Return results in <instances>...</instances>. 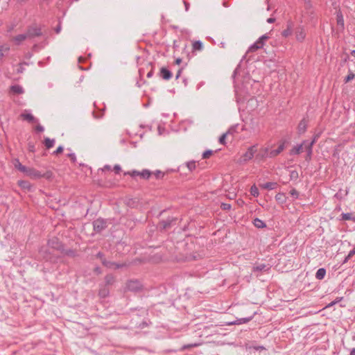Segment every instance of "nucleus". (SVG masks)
<instances>
[{
	"label": "nucleus",
	"instance_id": "obj_1",
	"mask_svg": "<svg viewBox=\"0 0 355 355\" xmlns=\"http://www.w3.org/2000/svg\"><path fill=\"white\" fill-rule=\"evenodd\" d=\"M96 256L101 259L102 264L110 269L115 270L125 266V263H117L115 262L107 261L103 257V254L101 252H98Z\"/></svg>",
	"mask_w": 355,
	"mask_h": 355
},
{
	"label": "nucleus",
	"instance_id": "obj_2",
	"mask_svg": "<svg viewBox=\"0 0 355 355\" xmlns=\"http://www.w3.org/2000/svg\"><path fill=\"white\" fill-rule=\"evenodd\" d=\"M268 39V36L267 35H263L260 37L252 45H251L248 50V53L254 52L258 49H261L265 44V42Z\"/></svg>",
	"mask_w": 355,
	"mask_h": 355
},
{
	"label": "nucleus",
	"instance_id": "obj_3",
	"mask_svg": "<svg viewBox=\"0 0 355 355\" xmlns=\"http://www.w3.org/2000/svg\"><path fill=\"white\" fill-rule=\"evenodd\" d=\"M256 153H257L256 146H250V148H248V150L239 159V163L243 164V163H245L248 161L252 159Z\"/></svg>",
	"mask_w": 355,
	"mask_h": 355
},
{
	"label": "nucleus",
	"instance_id": "obj_4",
	"mask_svg": "<svg viewBox=\"0 0 355 355\" xmlns=\"http://www.w3.org/2000/svg\"><path fill=\"white\" fill-rule=\"evenodd\" d=\"M28 39H33L35 37H39L42 35V29L40 27L33 25L27 28L26 32Z\"/></svg>",
	"mask_w": 355,
	"mask_h": 355
},
{
	"label": "nucleus",
	"instance_id": "obj_5",
	"mask_svg": "<svg viewBox=\"0 0 355 355\" xmlns=\"http://www.w3.org/2000/svg\"><path fill=\"white\" fill-rule=\"evenodd\" d=\"M94 230L96 232H101L107 227L106 220L98 218L93 222Z\"/></svg>",
	"mask_w": 355,
	"mask_h": 355
},
{
	"label": "nucleus",
	"instance_id": "obj_6",
	"mask_svg": "<svg viewBox=\"0 0 355 355\" xmlns=\"http://www.w3.org/2000/svg\"><path fill=\"white\" fill-rule=\"evenodd\" d=\"M54 248V246H52L51 248H50L49 247H44L41 248V250H40V256L47 261H52L51 254L53 253V251L52 248Z\"/></svg>",
	"mask_w": 355,
	"mask_h": 355
},
{
	"label": "nucleus",
	"instance_id": "obj_7",
	"mask_svg": "<svg viewBox=\"0 0 355 355\" xmlns=\"http://www.w3.org/2000/svg\"><path fill=\"white\" fill-rule=\"evenodd\" d=\"M126 287L130 291L137 292L141 288V284L137 280H131L127 283Z\"/></svg>",
	"mask_w": 355,
	"mask_h": 355
},
{
	"label": "nucleus",
	"instance_id": "obj_8",
	"mask_svg": "<svg viewBox=\"0 0 355 355\" xmlns=\"http://www.w3.org/2000/svg\"><path fill=\"white\" fill-rule=\"evenodd\" d=\"M26 174L30 176L31 178L35 179L43 177V175L40 171L31 168H28Z\"/></svg>",
	"mask_w": 355,
	"mask_h": 355
},
{
	"label": "nucleus",
	"instance_id": "obj_9",
	"mask_svg": "<svg viewBox=\"0 0 355 355\" xmlns=\"http://www.w3.org/2000/svg\"><path fill=\"white\" fill-rule=\"evenodd\" d=\"M269 153L268 148H264L260 149L259 152L256 155V159L259 160H263L265 158L269 157Z\"/></svg>",
	"mask_w": 355,
	"mask_h": 355
},
{
	"label": "nucleus",
	"instance_id": "obj_10",
	"mask_svg": "<svg viewBox=\"0 0 355 355\" xmlns=\"http://www.w3.org/2000/svg\"><path fill=\"white\" fill-rule=\"evenodd\" d=\"M296 39L299 42H302L306 37V32L303 27H298L296 30Z\"/></svg>",
	"mask_w": 355,
	"mask_h": 355
},
{
	"label": "nucleus",
	"instance_id": "obj_11",
	"mask_svg": "<svg viewBox=\"0 0 355 355\" xmlns=\"http://www.w3.org/2000/svg\"><path fill=\"white\" fill-rule=\"evenodd\" d=\"M28 39L26 33L19 34L12 37V41L15 45H19L25 40Z\"/></svg>",
	"mask_w": 355,
	"mask_h": 355
},
{
	"label": "nucleus",
	"instance_id": "obj_12",
	"mask_svg": "<svg viewBox=\"0 0 355 355\" xmlns=\"http://www.w3.org/2000/svg\"><path fill=\"white\" fill-rule=\"evenodd\" d=\"M284 149V144H282L276 150H270L269 153V157H275L281 153Z\"/></svg>",
	"mask_w": 355,
	"mask_h": 355
},
{
	"label": "nucleus",
	"instance_id": "obj_13",
	"mask_svg": "<svg viewBox=\"0 0 355 355\" xmlns=\"http://www.w3.org/2000/svg\"><path fill=\"white\" fill-rule=\"evenodd\" d=\"M306 121L305 119H302L298 124L297 132L300 135L304 134L306 130Z\"/></svg>",
	"mask_w": 355,
	"mask_h": 355
},
{
	"label": "nucleus",
	"instance_id": "obj_14",
	"mask_svg": "<svg viewBox=\"0 0 355 355\" xmlns=\"http://www.w3.org/2000/svg\"><path fill=\"white\" fill-rule=\"evenodd\" d=\"M160 74L163 79L169 80L172 77L171 72L165 67H162L160 70Z\"/></svg>",
	"mask_w": 355,
	"mask_h": 355
},
{
	"label": "nucleus",
	"instance_id": "obj_15",
	"mask_svg": "<svg viewBox=\"0 0 355 355\" xmlns=\"http://www.w3.org/2000/svg\"><path fill=\"white\" fill-rule=\"evenodd\" d=\"M270 268L264 263H260L253 266V272L267 271Z\"/></svg>",
	"mask_w": 355,
	"mask_h": 355
},
{
	"label": "nucleus",
	"instance_id": "obj_16",
	"mask_svg": "<svg viewBox=\"0 0 355 355\" xmlns=\"http://www.w3.org/2000/svg\"><path fill=\"white\" fill-rule=\"evenodd\" d=\"M316 141V138H314L311 142H309L308 141H303V144H304V149L308 152V151H312V148H313V144L315 143Z\"/></svg>",
	"mask_w": 355,
	"mask_h": 355
},
{
	"label": "nucleus",
	"instance_id": "obj_17",
	"mask_svg": "<svg viewBox=\"0 0 355 355\" xmlns=\"http://www.w3.org/2000/svg\"><path fill=\"white\" fill-rule=\"evenodd\" d=\"M175 218H172V219H168L166 220H163L159 224L160 227L164 229V230H166V229L169 228L171 226L172 223L173 221H175Z\"/></svg>",
	"mask_w": 355,
	"mask_h": 355
},
{
	"label": "nucleus",
	"instance_id": "obj_18",
	"mask_svg": "<svg viewBox=\"0 0 355 355\" xmlns=\"http://www.w3.org/2000/svg\"><path fill=\"white\" fill-rule=\"evenodd\" d=\"M21 117L23 119L28 121V122H31V123L37 122V120L35 119V117L31 114H29V113H22L21 114Z\"/></svg>",
	"mask_w": 355,
	"mask_h": 355
},
{
	"label": "nucleus",
	"instance_id": "obj_19",
	"mask_svg": "<svg viewBox=\"0 0 355 355\" xmlns=\"http://www.w3.org/2000/svg\"><path fill=\"white\" fill-rule=\"evenodd\" d=\"M10 92L15 94H20L24 93V89L18 85H12L10 87Z\"/></svg>",
	"mask_w": 355,
	"mask_h": 355
},
{
	"label": "nucleus",
	"instance_id": "obj_20",
	"mask_svg": "<svg viewBox=\"0 0 355 355\" xmlns=\"http://www.w3.org/2000/svg\"><path fill=\"white\" fill-rule=\"evenodd\" d=\"M336 19H337V24L342 29L344 28V19L343 15L340 11H338L337 12L336 15Z\"/></svg>",
	"mask_w": 355,
	"mask_h": 355
},
{
	"label": "nucleus",
	"instance_id": "obj_21",
	"mask_svg": "<svg viewBox=\"0 0 355 355\" xmlns=\"http://www.w3.org/2000/svg\"><path fill=\"white\" fill-rule=\"evenodd\" d=\"M277 185V184L276 182H266L265 184H261V187L265 189L272 190V189H275Z\"/></svg>",
	"mask_w": 355,
	"mask_h": 355
},
{
	"label": "nucleus",
	"instance_id": "obj_22",
	"mask_svg": "<svg viewBox=\"0 0 355 355\" xmlns=\"http://www.w3.org/2000/svg\"><path fill=\"white\" fill-rule=\"evenodd\" d=\"M304 150V144H300V145H297L296 146H295L292 150H291V153L292 155H297V154H300L301 152H302V150Z\"/></svg>",
	"mask_w": 355,
	"mask_h": 355
},
{
	"label": "nucleus",
	"instance_id": "obj_23",
	"mask_svg": "<svg viewBox=\"0 0 355 355\" xmlns=\"http://www.w3.org/2000/svg\"><path fill=\"white\" fill-rule=\"evenodd\" d=\"M14 165L15 168H18L21 172L25 173L26 172L28 168L23 166L18 159H15L14 162Z\"/></svg>",
	"mask_w": 355,
	"mask_h": 355
},
{
	"label": "nucleus",
	"instance_id": "obj_24",
	"mask_svg": "<svg viewBox=\"0 0 355 355\" xmlns=\"http://www.w3.org/2000/svg\"><path fill=\"white\" fill-rule=\"evenodd\" d=\"M253 224L257 228H263L266 226L263 220L257 218L254 220Z\"/></svg>",
	"mask_w": 355,
	"mask_h": 355
},
{
	"label": "nucleus",
	"instance_id": "obj_25",
	"mask_svg": "<svg viewBox=\"0 0 355 355\" xmlns=\"http://www.w3.org/2000/svg\"><path fill=\"white\" fill-rule=\"evenodd\" d=\"M326 275V270L324 268H320L317 270L315 277L318 279H322Z\"/></svg>",
	"mask_w": 355,
	"mask_h": 355
},
{
	"label": "nucleus",
	"instance_id": "obj_26",
	"mask_svg": "<svg viewBox=\"0 0 355 355\" xmlns=\"http://www.w3.org/2000/svg\"><path fill=\"white\" fill-rule=\"evenodd\" d=\"M19 187L24 189L30 190L31 184L29 182L26 180H20L18 182Z\"/></svg>",
	"mask_w": 355,
	"mask_h": 355
},
{
	"label": "nucleus",
	"instance_id": "obj_27",
	"mask_svg": "<svg viewBox=\"0 0 355 355\" xmlns=\"http://www.w3.org/2000/svg\"><path fill=\"white\" fill-rule=\"evenodd\" d=\"M55 139H51L50 138H45L44 139V145L47 149L52 148L54 146Z\"/></svg>",
	"mask_w": 355,
	"mask_h": 355
},
{
	"label": "nucleus",
	"instance_id": "obj_28",
	"mask_svg": "<svg viewBox=\"0 0 355 355\" xmlns=\"http://www.w3.org/2000/svg\"><path fill=\"white\" fill-rule=\"evenodd\" d=\"M151 175V172L148 169H144L139 173V176L144 179H148Z\"/></svg>",
	"mask_w": 355,
	"mask_h": 355
},
{
	"label": "nucleus",
	"instance_id": "obj_29",
	"mask_svg": "<svg viewBox=\"0 0 355 355\" xmlns=\"http://www.w3.org/2000/svg\"><path fill=\"white\" fill-rule=\"evenodd\" d=\"M98 294L101 297L104 298L108 295L109 290L105 286H104L99 290Z\"/></svg>",
	"mask_w": 355,
	"mask_h": 355
},
{
	"label": "nucleus",
	"instance_id": "obj_30",
	"mask_svg": "<svg viewBox=\"0 0 355 355\" xmlns=\"http://www.w3.org/2000/svg\"><path fill=\"white\" fill-rule=\"evenodd\" d=\"M193 48L194 50L201 51L203 48L202 43L200 41H196L193 44Z\"/></svg>",
	"mask_w": 355,
	"mask_h": 355
},
{
	"label": "nucleus",
	"instance_id": "obj_31",
	"mask_svg": "<svg viewBox=\"0 0 355 355\" xmlns=\"http://www.w3.org/2000/svg\"><path fill=\"white\" fill-rule=\"evenodd\" d=\"M106 285H112L114 282V277L112 275H108L105 278Z\"/></svg>",
	"mask_w": 355,
	"mask_h": 355
},
{
	"label": "nucleus",
	"instance_id": "obj_32",
	"mask_svg": "<svg viewBox=\"0 0 355 355\" xmlns=\"http://www.w3.org/2000/svg\"><path fill=\"white\" fill-rule=\"evenodd\" d=\"M341 217H342L343 220H352L353 221L355 222V218L352 217V215L350 213H343V214H342Z\"/></svg>",
	"mask_w": 355,
	"mask_h": 355
},
{
	"label": "nucleus",
	"instance_id": "obj_33",
	"mask_svg": "<svg viewBox=\"0 0 355 355\" xmlns=\"http://www.w3.org/2000/svg\"><path fill=\"white\" fill-rule=\"evenodd\" d=\"M251 320V318H245L237 320L236 322H232L233 324H241L243 323H246Z\"/></svg>",
	"mask_w": 355,
	"mask_h": 355
},
{
	"label": "nucleus",
	"instance_id": "obj_34",
	"mask_svg": "<svg viewBox=\"0 0 355 355\" xmlns=\"http://www.w3.org/2000/svg\"><path fill=\"white\" fill-rule=\"evenodd\" d=\"M292 31L291 26L288 25L287 28L283 31L282 34L284 37H286L292 34Z\"/></svg>",
	"mask_w": 355,
	"mask_h": 355
},
{
	"label": "nucleus",
	"instance_id": "obj_35",
	"mask_svg": "<svg viewBox=\"0 0 355 355\" xmlns=\"http://www.w3.org/2000/svg\"><path fill=\"white\" fill-rule=\"evenodd\" d=\"M250 193L253 196H254V197L258 196V195H259V190H258L257 187L255 185H253V186L251 187V188H250Z\"/></svg>",
	"mask_w": 355,
	"mask_h": 355
},
{
	"label": "nucleus",
	"instance_id": "obj_36",
	"mask_svg": "<svg viewBox=\"0 0 355 355\" xmlns=\"http://www.w3.org/2000/svg\"><path fill=\"white\" fill-rule=\"evenodd\" d=\"M354 78H355V74L350 71L349 74L345 77V82L348 83V82L351 81L352 80H353Z\"/></svg>",
	"mask_w": 355,
	"mask_h": 355
},
{
	"label": "nucleus",
	"instance_id": "obj_37",
	"mask_svg": "<svg viewBox=\"0 0 355 355\" xmlns=\"http://www.w3.org/2000/svg\"><path fill=\"white\" fill-rule=\"evenodd\" d=\"M355 254V248L349 251L347 256L346 257L344 263L347 262V261L351 259Z\"/></svg>",
	"mask_w": 355,
	"mask_h": 355
},
{
	"label": "nucleus",
	"instance_id": "obj_38",
	"mask_svg": "<svg viewBox=\"0 0 355 355\" xmlns=\"http://www.w3.org/2000/svg\"><path fill=\"white\" fill-rule=\"evenodd\" d=\"M139 173L140 172L139 171H128V172H126L124 174L125 175H130V176L132 177H135L137 175H139Z\"/></svg>",
	"mask_w": 355,
	"mask_h": 355
},
{
	"label": "nucleus",
	"instance_id": "obj_39",
	"mask_svg": "<svg viewBox=\"0 0 355 355\" xmlns=\"http://www.w3.org/2000/svg\"><path fill=\"white\" fill-rule=\"evenodd\" d=\"M212 153H213V151L211 150H206L202 154V158L207 159L212 155Z\"/></svg>",
	"mask_w": 355,
	"mask_h": 355
},
{
	"label": "nucleus",
	"instance_id": "obj_40",
	"mask_svg": "<svg viewBox=\"0 0 355 355\" xmlns=\"http://www.w3.org/2000/svg\"><path fill=\"white\" fill-rule=\"evenodd\" d=\"M187 167L190 171L193 170L196 168V162H189L187 163Z\"/></svg>",
	"mask_w": 355,
	"mask_h": 355
},
{
	"label": "nucleus",
	"instance_id": "obj_41",
	"mask_svg": "<svg viewBox=\"0 0 355 355\" xmlns=\"http://www.w3.org/2000/svg\"><path fill=\"white\" fill-rule=\"evenodd\" d=\"M9 50V48L4 47L3 46H0V58L3 56V52L8 51Z\"/></svg>",
	"mask_w": 355,
	"mask_h": 355
},
{
	"label": "nucleus",
	"instance_id": "obj_42",
	"mask_svg": "<svg viewBox=\"0 0 355 355\" xmlns=\"http://www.w3.org/2000/svg\"><path fill=\"white\" fill-rule=\"evenodd\" d=\"M227 133L222 135L219 138V142L222 144H225Z\"/></svg>",
	"mask_w": 355,
	"mask_h": 355
},
{
	"label": "nucleus",
	"instance_id": "obj_43",
	"mask_svg": "<svg viewBox=\"0 0 355 355\" xmlns=\"http://www.w3.org/2000/svg\"><path fill=\"white\" fill-rule=\"evenodd\" d=\"M221 208L223 210H229L231 208V205L227 203H222Z\"/></svg>",
	"mask_w": 355,
	"mask_h": 355
},
{
	"label": "nucleus",
	"instance_id": "obj_44",
	"mask_svg": "<svg viewBox=\"0 0 355 355\" xmlns=\"http://www.w3.org/2000/svg\"><path fill=\"white\" fill-rule=\"evenodd\" d=\"M62 151H63V147L62 146H60L58 147L56 150L54 151L53 154L54 155H58V154L62 153Z\"/></svg>",
	"mask_w": 355,
	"mask_h": 355
},
{
	"label": "nucleus",
	"instance_id": "obj_45",
	"mask_svg": "<svg viewBox=\"0 0 355 355\" xmlns=\"http://www.w3.org/2000/svg\"><path fill=\"white\" fill-rule=\"evenodd\" d=\"M67 156L71 159L73 162H76V157L74 153H69Z\"/></svg>",
	"mask_w": 355,
	"mask_h": 355
},
{
	"label": "nucleus",
	"instance_id": "obj_46",
	"mask_svg": "<svg viewBox=\"0 0 355 355\" xmlns=\"http://www.w3.org/2000/svg\"><path fill=\"white\" fill-rule=\"evenodd\" d=\"M155 175L156 178L159 179L161 177H162L164 175V174L161 171H157L155 173Z\"/></svg>",
	"mask_w": 355,
	"mask_h": 355
},
{
	"label": "nucleus",
	"instance_id": "obj_47",
	"mask_svg": "<svg viewBox=\"0 0 355 355\" xmlns=\"http://www.w3.org/2000/svg\"><path fill=\"white\" fill-rule=\"evenodd\" d=\"M312 152L310 150L306 152V160L309 161L311 159Z\"/></svg>",
	"mask_w": 355,
	"mask_h": 355
},
{
	"label": "nucleus",
	"instance_id": "obj_48",
	"mask_svg": "<svg viewBox=\"0 0 355 355\" xmlns=\"http://www.w3.org/2000/svg\"><path fill=\"white\" fill-rule=\"evenodd\" d=\"M121 169V166L118 164L115 165L114 167V170L116 173H119L120 172Z\"/></svg>",
	"mask_w": 355,
	"mask_h": 355
},
{
	"label": "nucleus",
	"instance_id": "obj_49",
	"mask_svg": "<svg viewBox=\"0 0 355 355\" xmlns=\"http://www.w3.org/2000/svg\"><path fill=\"white\" fill-rule=\"evenodd\" d=\"M35 129L37 132H43L44 130V127L40 125H37Z\"/></svg>",
	"mask_w": 355,
	"mask_h": 355
},
{
	"label": "nucleus",
	"instance_id": "obj_50",
	"mask_svg": "<svg viewBox=\"0 0 355 355\" xmlns=\"http://www.w3.org/2000/svg\"><path fill=\"white\" fill-rule=\"evenodd\" d=\"M290 193L293 196H296L297 197L298 196V193H297V191L295 189H292L290 191Z\"/></svg>",
	"mask_w": 355,
	"mask_h": 355
},
{
	"label": "nucleus",
	"instance_id": "obj_51",
	"mask_svg": "<svg viewBox=\"0 0 355 355\" xmlns=\"http://www.w3.org/2000/svg\"><path fill=\"white\" fill-rule=\"evenodd\" d=\"M28 149L30 151L33 152L35 150V146L33 144L29 143L28 144Z\"/></svg>",
	"mask_w": 355,
	"mask_h": 355
},
{
	"label": "nucleus",
	"instance_id": "obj_52",
	"mask_svg": "<svg viewBox=\"0 0 355 355\" xmlns=\"http://www.w3.org/2000/svg\"><path fill=\"white\" fill-rule=\"evenodd\" d=\"M283 197V195L281 193H278L276 195L275 198L277 200H281Z\"/></svg>",
	"mask_w": 355,
	"mask_h": 355
},
{
	"label": "nucleus",
	"instance_id": "obj_53",
	"mask_svg": "<svg viewBox=\"0 0 355 355\" xmlns=\"http://www.w3.org/2000/svg\"><path fill=\"white\" fill-rule=\"evenodd\" d=\"M103 171H110L111 170V167L109 165H105L103 168H102Z\"/></svg>",
	"mask_w": 355,
	"mask_h": 355
},
{
	"label": "nucleus",
	"instance_id": "obj_54",
	"mask_svg": "<svg viewBox=\"0 0 355 355\" xmlns=\"http://www.w3.org/2000/svg\"><path fill=\"white\" fill-rule=\"evenodd\" d=\"M275 19L272 18V17H270L267 19V22L270 23V24L275 22Z\"/></svg>",
	"mask_w": 355,
	"mask_h": 355
},
{
	"label": "nucleus",
	"instance_id": "obj_55",
	"mask_svg": "<svg viewBox=\"0 0 355 355\" xmlns=\"http://www.w3.org/2000/svg\"><path fill=\"white\" fill-rule=\"evenodd\" d=\"M60 31H61V27H60V26H58L55 28V32H56L57 33H59L60 32Z\"/></svg>",
	"mask_w": 355,
	"mask_h": 355
},
{
	"label": "nucleus",
	"instance_id": "obj_56",
	"mask_svg": "<svg viewBox=\"0 0 355 355\" xmlns=\"http://www.w3.org/2000/svg\"><path fill=\"white\" fill-rule=\"evenodd\" d=\"M291 176L293 177V176H297V173L296 171H292L291 173Z\"/></svg>",
	"mask_w": 355,
	"mask_h": 355
},
{
	"label": "nucleus",
	"instance_id": "obj_57",
	"mask_svg": "<svg viewBox=\"0 0 355 355\" xmlns=\"http://www.w3.org/2000/svg\"><path fill=\"white\" fill-rule=\"evenodd\" d=\"M95 271H96L98 274H99V273H101V269H100L98 267H97V268H95Z\"/></svg>",
	"mask_w": 355,
	"mask_h": 355
},
{
	"label": "nucleus",
	"instance_id": "obj_58",
	"mask_svg": "<svg viewBox=\"0 0 355 355\" xmlns=\"http://www.w3.org/2000/svg\"><path fill=\"white\" fill-rule=\"evenodd\" d=\"M181 62H182V60L180 58H178L175 60V63L178 64H179Z\"/></svg>",
	"mask_w": 355,
	"mask_h": 355
},
{
	"label": "nucleus",
	"instance_id": "obj_59",
	"mask_svg": "<svg viewBox=\"0 0 355 355\" xmlns=\"http://www.w3.org/2000/svg\"><path fill=\"white\" fill-rule=\"evenodd\" d=\"M349 355H355V348H354L351 352H350V354Z\"/></svg>",
	"mask_w": 355,
	"mask_h": 355
},
{
	"label": "nucleus",
	"instance_id": "obj_60",
	"mask_svg": "<svg viewBox=\"0 0 355 355\" xmlns=\"http://www.w3.org/2000/svg\"><path fill=\"white\" fill-rule=\"evenodd\" d=\"M23 71V68L21 67H20L18 69H17V72L18 73H21Z\"/></svg>",
	"mask_w": 355,
	"mask_h": 355
},
{
	"label": "nucleus",
	"instance_id": "obj_61",
	"mask_svg": "<svg viewBox=\"0 0 355 355\" xmlns=\"http://www.w3.org/2000/svg\"><path fill=\"white\" fill-rule=\"evenodd\" d=\"M180 72H181V71H180H180H178V73H177V75H176V78H179V76H180Z\"/></svg>",
	"mask_w": 355,
	"mask_h": 355
},
{
	"label": "nucleus",
	"instance_id": "obj_62",
	"mask_svg": "<svg viewBox=\"0 0 355 355\" xmlns=\"http://www.w3.org/2000/svg\"><path fill=\"white\" fill-rule=\"evenodd\" d=\"M83 58L82 57H80V58H78V62H81L83 61Z\"/></svg>",
	"mask_w": 355,
	"mask_h": 355
},
{
	"label": "nucleus",
	"instance_id": "obj_63",
	"mask_svg": "<svg viewBox=\"0 0 355 355\" xmlns=\"http://www.w3.org/2000/svg\"><path fill=\"white\" fill-rule=\"evenodd\" d=\"M351 54L354 56H355V50H353L352 52H351Z\"/></svg>",
	"mask_w": 355,
	"mask_h": 355
},
{
	"label": "nucleus",
	"instance_id": "obj_64",
	"mask_svg": "<svg viewBox=\"0 0 355 355\" xmlns=\"http://www.w3.org/2000/svg\"><path fill=\"white\" fill-rule=\"evenodd\" d=\"M52 243H53V241H49V245L50 246Z\"/></svg>",
	"mask_w": 355,
	"mask_h": 355
}]
</instances>
